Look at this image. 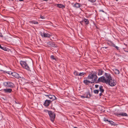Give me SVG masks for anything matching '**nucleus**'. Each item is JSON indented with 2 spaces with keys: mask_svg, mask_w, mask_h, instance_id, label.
Instances as JSON below:
<instances>
[{
  "mask_svg": "<svg viewBox=\"0 0 128 128\" xmlns=\"http://www.w3.org/2000/svg\"><path fill=\"white\" fill-rule=\"evenodd\" d=\"M85 74V73L84 72H80L79 73V76H82L83 75H84Z\"/></svg>",
  "mask_w": 128,
  "mask_h": 128,
  "instance_id": "bb28decb",
  "label": "nucleus"
},
{
  "mask_svg": "<svg viewBox=\"0 0 128 128\" xmlns=\"http://www.w3.org/2000/svg\"><path fill=\"white\" fill-rule=\"evenodd\" d=\"M89 1L92 2H96V0H88Z\"/></svg>",
  "mask_w": 128,
  "mask_h": 128,
  "instance_id": "cd10ccee",
  "label": "nucleus"
},
{
  "mask_svg": "<svg viewBox=\"0 0 128 128\" xmlns=\"http://www.w3.org/2000/svg\"><path fill=\"white\" fill-rule=\"evenodd\" d=\"M115 48H116L118 50L119 49V47L117 46H116Z\"/></svg>",
  "mask_w": 128,
  "mask_h": 128,
  "instance_id": "7c9ffc66",
  "label": "nucleus"
},
{
  "mask_svg": "<svg viewBox=\"0 0 128 128\" xmlns=\"http://www.w3.org/2000/svg\"><path fill=\"white\" fill-rule=\"evenodd\" d=\"M50 58H51L52 60H56V58H55L54 56L53 55H51Z\"/></svg>",
  "mask_w": 128,
  "mask_h": 128,
  "instance_id": "393cba45",
  "label": "nucleus"
},
{
  "mask_svg": "<svg viewBox=\"0 0 128 128\" xmlns=\"http://www.w3.org/2000/svg\"><path fill=\"white\" fill-rule=\"evenodd\" d=\"M96 74V73L94 72L93 73L90 74L88 75V79H92V82H91V84L95 83L98 77Z\"/></svg>",
  "mask_w": 128,
  "mask_h": 128,
  "instance_id": "f03ea898",
  "label": "nucleus"
},
{
  "mask_svg": "<svg viewBox=\"0 0 128 128\" xmlns=\"http://www.w3.org/2000/svg\"><path fill=\"white\" fill-rule=\"evenodd\" d=\"M104 72V71L102 70H98L97 74L98 76H100L103 74Z\"/></svg>",
  "mask_w": 128,
  "mask_h": 128,
  "instance_id": "ddd939ff",
  "label": "nucleus"
},
{
  "mask_svg": "<svg viewBox=\"0 0 128 128\" xmlns=\"http://www.w3.org/2000/svg\"><path fill=\"white\" fill-rule=\"evenodd\" d=\"M86 96V98H89L90 96V94L89 93H87V95Z\"/></svg>",
  "mask_w": 128,
  "mask_h": 128,
  "instance_id": "b1692460",
  "label": "nucleus"
},
{
  "mask_svg": "<svg viewBox=\"0 0 128 128\" xmlns=\"http://www.w3.org/2000/svg\"><path fill=\"white\" fill-rule=\"evenodd\" d=\"M81 97L82 98H86V96H81Z\"/></svg>",
  "mask_w": 128,
  "mask_h": 128,
  "instance_id": "473e14b6",
  "label": "nucleus"
},
{
  "mask_svg": "<svg viewBox=\"0 0 128 128\" xmlns=\"http://www.w3.org/2000/svg\"><path fill=\"white\" fill-rule=\"evenodd\" d=\"M4 86L6 88H13L14 86V84L11 82L8 81L3 83Z\"/></svg>",
  "mask_w": 128,
  "mask_h": 128,
  "instance_id": "423d86ee",
  "label": "nucleus"
},
{
  "mask_svg": "<svg viewBox=\"0 0 128 128\" xmlns=\"http://www.w3.org/2000/svg\"><path fill=\"white\" fill-rule=\"evenodd\" d=\"M83 21L85 22H86V24H89V22L88 20V19L84 18L83 20Z\"/></svg>",
  "mask_w": 128,
  "mask_h": 128,
  "instance_id": "f3484780",
  "label": "nucleus"
},
{
  "mask_svg": "<svg viewBox=\"0 0 128 128\" xmlns=\"http://www.w3.org/2000/svg\"><path fill=\"white\" fill-rule=\"evenodd\" d=\"M52 101L50 100H45L44 104V106L46 107L48 106L50 104Z\"/></svg>",
  "mask_w": 128,
  "mask_h": 128,
  "instance_id": "9b49d317",
  "label": "nucleus"
},
{
  "mask_svg": "<svg viewBox=\"0 0 128 128\" xmlns=\"http://www.w3.org/2000/svg\"><path fill=\"white\" fill-rule=\"evenodd\" d=\"M102 93L101 92L100 93V94H99V95L100 96H102Z\"/></svg>",
  "mask_w": 128,
  "mask_h": 128,
  "instance_id": "72a5a7b5",
  "label": "nucleus"
},
{
  "mask_svg": "<svg viewBox=\"0 0 128 128\" xmlns=\"http://www.w3.org/2000/svg\"><path fill=\"white\" fill-rule=\"evenodd\" d=\"M0 48L1 49L4 50V51H7V50L6 47L4 46L2 47V46H1V45L0 44Z\"/></svg>",
  "mask_w": 128,
  "mask_h": 128,
  "instance_id": "6ab92c4d",
  "label": "nucleus"
},
{
  "mask_svg": "<svg viewBox=\"0 0 128 128\" xmlns=\"http://www.w3.org/2000/svg\"><path fill=\"white\" fill-rule=\"evenodd\" d=\"M100 12H104V11L103 10H100Z\"/></svg>",
  "mask_w": 128,
  "mask_h": 128,
  "instance_id": "c9c22d12",
  "label": "nucleus"
},
{
  "mask_svg": "<svg viewBox=\"0 0 128 128\" xmlns=\"http://www.w3.org/2000/svg\"><path fill=\"white\" fill-rule=\"evenodd\" d=\"M40 17L42 19H44L45 18V17L42 16H41Z\"/></svg>",
  "mask_w": 128,
  "mask_h": 128,
  "instance_id": "c85d7f7f",
  "label": "nucleus"
},
{
  "mask_svg": "<svg viewBox=\"0 0 128 128\" xmlns=\"http://www.w3.org/2000/svg\"><path fill=\"white\" fill-rule=\"evenodd\" d=\"M99 90L102 93H103L104 92V90L103 88V86H100L99 87Z\"/></svg>",
  "mask_w": 128,
  "mask_h": 128,
  "instance_id": "2eb2a0df",
  "label": "nucleus"
},
{
  "mask_svg": "<svg viewBox=\"0 0 128 128\" xmlns=\"http://www.w3.org/2000/svg\"><path fill=\"white\" fill-rule=\"evenodd\" d=\"M11 74L12 76L16 78L17 79L21 78V80L25 82L26 80L24 78L21 77V75L16 72H11Z\"/></svg>",
  "mask_w": 128,
  "mask_h": 128,
  "instance_id": "39448f33",
  "label": "nucleus"
},
{
  "mask_svg": "<svg viewBox=\"0 0 128 128\" xmlns=\"http://www.w3.org/2000/svg\"><path fill=\"white\" fill-rule=\"evenodd\" d=\"M112 46H113V47H115V46H116V45H115V44H112Z\"/></svg>",
  "mask_w": 128,
  "mask_h": 128,
  "instance_id": "f704fd0d",
  "label": "nucleus"
},
{
  "mask_svg": "<svg viewBox=\"0 0 128 128\" xmlns=\"http://www.w3.org/2000/svg\"><path fill=\"white\" fill-rule=\"evenodd\" d=\"M126 52H128V50L127 51H126Z\"/></svg>",
  "mask_w": 128,
  "mask_h": 128,
  "instance_id": "ea45409f",
  "label": "nucleus"
},
{
  "mask_svg": "<svg viewBox=\"0 0 128 128\" xmlns=\"http://www.w3.org/2000/svg\"><path fill=\"white\" fill-rule=\"evenodd\" d=\"M20 63L22 66L28 70L30 71V68L26 62L20 61Z\"/></svg>",
  "mask_w": 128,
  "mask_h": 128,
  "instance_id": "0eeeda50",
  "label": "nucleus"
},
{
  "mask_svg": "<svg viewBox=\"0 0 128 128\" xmlns=\"http://www.w3.org/2000/svg\"><path fill=\"white\" fill-rule=\"evenodd\" d=\"M84 83L86 85H88L90 83H91V82L87 80H85L84 81Z\"/></svg>",
  "mask_w": 128,
  "mask_h": 128,
  "instance_id": "dca6fc26",
  "label": "nucleus"
},
{
  "mask_svg": "<svg viewBox=\"0 0 128 128\" xmlns=\"http://www.w3.org/2000/svg\"><path fill=\"white\" fill-rule=\"evenodd\" d=\"M109 74H108L106 73H105V77L104 76H102L98 79V80H96V81L95 82L96 83H97L99 82H102L103 83H105L106 84V83H108V82L107 80H108V79L107 78V76Z\"/></svg>",
  "mask_w": 128,
  "mask_h": 128,
  "instance_id": "7ed1b4c3",
  "label": "nucleus"
},
{
  "mask_svg": "<svg viewBox=\"0 0 128 128\" xmlns=\"http://www.w3.org/2000/svg\"><path fill=\"white\" fill-rule=\"evenodd\" d=\"M116 115L118 116H128L127 114L124 112L119 113L117 112L116 113Z\"/></svg>",
  "mask_w": 128,
  "mask_h": 128,
  "instance_id": "9d476101",
  "label": "nucleus"
},
{
  "mask_svg": "<svg viewBox=\"0 0 128 128\" xmlns=\"http://www.w3.org/2000/svg\"><path fill=\"white\" fill-rule=\"evenodd\" d=\"M73 6L74 7L76 8H79L80 7V4L78 3L75 4Z\"/></svg>",
  "mask_w": 128,
  "mask_h": 128,
  "instance_id": "4468645a",
  "label": "nucleus"
},
{
  "mask_svg": "<svg viewBox=\"0 0 128 128\" xmlns=\"http://www.w3.org/2000/svg\"><path fill=\"white\" fill-rule=\"evenodd\" d=\"M98 85H96L95 86L96 88H98Z\"/></svg>",
  "mask_w": 128,
  "mask_h": 128,
  "instance_id": "2f4dec72",
  "label": "nucleus"
},
{
  "mask_svg": "<svg viewBox=\"0 0 128 128\" xmlns=\"http://www.w3.org/2000/svg\"><path fill=\"white\" fill-rule=\"evenodd\" d=\"M74 74L76 76H79V73L76 71H75L74 72Z\"/></svg>",
  "mask_w": 128,
  "mask_h": 128,
  "instance_id": "5701e85b",
  "label": "nucleus"
},
{
  "mask_svg": "<svg viewBox=\"0 0 128 128\" xmlns=\"http://www.w3.org/2000/svg\"><path fill=\"white\" fill-rule=\"evenodd\" d=\"M107 76V78L108 79V83H106V84H108L109 85L111 86H114L116 85V81L115 80L113 79H112V77L110 74H109Z\"/></svg>",
  "mask_w": 128,
  "mask_h": 128,
  "instance_id": "f257e3e1",
  "label": "nucleus"
},
{
  "mask_svg": "<svg viewBox=\"0 0 128 128\" xmlns=\"http://www.w3.org/2000/svg\"><path fill=\"white\" fill-rule=\"evenodd\" d=\"M109 123L110 124H111L112 125L115 126L116 125V124H115V123L114 122L112 121L109 120Z\"/></svg>",
  "mask_w": 128,
  "mask_h": 128,
  "instance_id": "412c9836",
  "label": "nucleus"
},
{
  "mask_svg": "<svg viewBox=\"0 0 128 128\" xmlns=\"http://www.w3.org/2000/svg\"><path fill=\"white\" fill-rule=\"evenodd\" d=\"M47 111L50 116V120L52 122H53L56 116V114L51 111L47 110Z\"/></svg>",
  "mask_w": 128,
  "mask_h": 128,
  "instance_id": "20e7f679",
  "label": "nucleus"
},
{
  "mask_svg": "<svg viewBox=\"0 0 128 128\" xmlns=\"http://www.w3.org/2000/svg\"><path fill=\"white\" fill-rule=\"evenodd\" d=\"M3 90L5 93H10L12 92V89L11 88H6L4 89Z\"/></svg>",
  "mask_w": 128,
  "mask_h": 128,
  "instance_id": "f8f14e48",
  "label": "nucleus"
},
{
  "mask_svg": "<svg viewBox=\"0 0 128 128\" xmlns=\"http://www.w3.org/2000/svg\"><path fill=\"white\" fill-rule=\"evenodd\" d=\"M114 73L117 74H120V72L119 70L117 69H115L114 70Z\"/></svg>",
  "mask_w": 128,
  "mask_h": 128,
  "instance_id": "4be33fe9",
  "label": "nucleus"
},
{
  "mask_svg": "<svg viewBox=\"0 0 128 128\" xmlns=\"http://www.w3.org/2000/svg\"><path fill=\"white\" fill-rule=\"evenodd\" d=\"M108 48V47H102L101 48Z\"/></svg>",
  "mask_w": 128,
  "mask_h": 128,
  "instance_id": "e433bc0d",
  "label": "nucleus"
},
{
  "mask_svg": "<svg viewBox=\"0 0 128 128\" xmlns=\"http://www.w3.org/2000/svg\"><path fill=\"white\" fill-rule=\"evenodd\" d=\"M104 121L105 122L107 121L108 122H109V120L108 119H107L106 118H104Z\"/></svg>",
  "mask_w": 128,
  "mask_h": 128,
  "instance_id": "c756f323",
  "label": "nucleus"
},
{
  "mask_svg": "<svg viewBox=\"0 0 128 128\" xmlns=\"http://www.w3.org/2000/svg\"><path fill=\"white\" fill-rule=\"evenodd\" d=\"M48 97V98L50 99H52V101L53 100H56V98L55 96L54 95L50 94L49 95H44Z\"/></svg>",
  "mask_w": 128,
  "mask_h": 128,
  "instance_id": "1a4fd4ad",
  "label": "nucleus"
},
{
  "mask_svg": "<svg viewBox=\"0 0 128 128\" xmlns=\"http://www.w3.org/2000/svg\"><path fill=\"white\" fill-rule=\"evenodd\" d=\"M0 36L1 37H2L3 36L1 34H0Z\"/></svg>",
  "mask_w": 128,
  "mask_h": 128,
  "instance_id": "4c0bfd02",
  "label": "nucleus"
},
{
  "mask_svg": "<svg viewBox=\"0 0 128 128\" xmlns=\"http://www.w3.org/2000/svg\"><path fill=\"white\" fill-rule=\"evenodd\" d=\"M40 35L42 37L49 38L52 36V35L48 34L44 32H41Z\"/></svg>",
  "mask_w": 128,
  "mask_h": 128,
  "instance_id": "6e6552de",
  "label": "nucleus"
},
{
  "mask_svg": "<svg viewBox=\"0 0 128 128\" xmlns=\"http://www.w3.org/2000/svg\"><path fill=\"white\" fill-rule=\"evenodd\" d=\"M29 22L32 24H38V22L34 20H33L31 21H30Z\"/></svg>",
  "mask_w": 128,
  "mask_h": 128,
  "instance_id": "aec40b11",
  "label": "nucleus"
},
{
  "mask_svg": "<svg viewBox=\"0 0 128 128\" xmlns=\"http://www.w3.org/2000/svg\"><path fill=\"white\" fill-rule=\"evenodd\" d=\"M94 92L95 94H98L99 92V90H94Z\"/></svg>",
  "mask_w": 128,
  "mask_h": 128,
  "instance_id": "a878e982",
  "label": "nucleus"
},
{
  "mask_svg": "<svg viewBox=\"0 0 128 128\" xmlns=\"http://www.w3.org/2000/svg\"><path fill=\"white\" fill-rule=\"evenodd\" d=\"M10 1H13V0H8Z\"/></svg>",
  "mask_w": 128,
  "mask_h": 128,
  "instance_id": "58836bf2",
  "label": "nucleus"
},
{
  "mask_svg": "<svg viewBox=\"0 0 128 128\" xmlns=\"http://www.w3.org/2000/svg\"><path fill=\"white\" fill-rule=\"evenodd\" d=\"M57 6L58 7L60 8H64L65 7V6L62 4H58Z\"/></svg>",
  "mask_w": 128,
  "mask_h": 128,
  "instance_id": "a211bd4d",
  "label": "nucleus"
}]
</instances>
